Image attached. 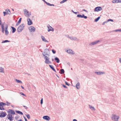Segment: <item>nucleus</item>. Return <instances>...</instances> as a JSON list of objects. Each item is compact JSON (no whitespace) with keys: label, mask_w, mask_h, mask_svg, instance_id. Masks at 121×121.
<instances>
[{"label":"nucleus","mask_w":121,"mask_h":121,"mask_svg":"<svg viewBox=\"0 0 121 121\" xmlns=\"http://www.w3.org/2000/svg\"><path fill=\"white\" fill-rule=\"evenodd\" d=\"M112 119L114 121H118V120L120 118L119 116L116 115L112 114Z\"/></svg>","instance_id":"f257e3e1"},{"label":"nucleus","mask_w":121,"mask_h":121,"mask_svg":"<svg viewBox=\"0 0 121 121\" xmlns=\"http://www.w3.org/2000/svg\"><path fill=\"white\" fill-rule=\"evenodd\" d=\"M25 26L24 24H22L19 26L17 29V31L20 32H21L23 29V28Z\"/></svg>","instance_id":"f03ea898"},{"label":"nucleus","mask_w":121,"mask_h":121,"mask_svg":"<svg viewBox=\"0 0 121 121\" xmlns=\"http://www.w3.org/2000/svg\"><path fill=\"white\" fill-rule=\"evenodd\" d=\"M24 12L25 16L27 17H29L31 15V13L29 12L26 9L24 10Z\"/></svg>","instance_id":"7ed1b4c3"},{"label":"nucleus","mask_w":121,"mask_h":121,"mask_svg":"<svg viewBox=\"0 0 121 121\" xmlns=\"http://www.w3.org/2000/svg\"><path fill=\"white\" fill-rule=\"evenodd\" d=\"M100 41L99 40L90 43L89 44V45L90 46H92L98 43Z\"/></svg>","instance_id":"20e7f679"},{"label":"nucleus","mask_w":121,"mask_h":121,"mask_svg":"<svg viewBox=\"0 0 121 121\" xmlns=\"http://www.w3.org/2000/svg\"><path fill=\"white\" fill-rule=\"evenodd\" d=\"M7 118L10 121H13V119L12 115H10V114H8V115L7 116Z\"/></svg>","instance_id":"39448f33"},{"label":"nucleus","mask_w":121,"mask_h":121,"mask_svg":"<svg viewBox=\"0 0 121 121\" xmlns=\"http://www.w3.org/2000/svg\"><path fill=\"white\" fill-rule=\"evenodd\" d=\"M77 17L79 18H84L85 19H86L87 18V16H85L84 14H82V15L78 14L77 15Z\"/></svg>","instance_id":"423d86ee"},{"label":"nucleus","mask_w":121,"mask_h":121,"mask_svg":"<svg viewBox=\"0 0 121 121\" xmlns=\"http://www.w3.org/2000/svg\"><path fill=\"white\" fill-rule=\"evenodd\" d=\"M102 8L100 7H97L95 8L94 11L95 12H98L99 11L102 10Z\"/></svg>","instance_id":"0eeeda50"},{"label":"nucleus","mask_w":121,"mask_h":121,"mask_svg":"<svg viewBox=\"0 0 121 121\" xmlns=\"http://www.w3.org/2000/svg\"><path fill=\"white\" fill-rule=\"evenodd\" d=\"M7 115L6 112H2L1 113H0V117H4Z\"/></svg>","instance_id":"6e6552de"},{"label":"nucleus","mask_w":121,"mask_h":121,"mask_svg":"<svg viewBox=\"0 0 121 121\" xmlns=\"http://www.w3.org/2000/svg\"><path fill=\"white\" fill-rule=\"evenodd\" d=\"M66 52L68 53L71 55H73L75 53L74 52L70 49L67 50Z\"/></svg>","instance_id":"1a4fd4ad"},{"label":"nucleus","mask_w":121,"mask_h":121,"mask_svg":"<svg viewBox=\"0 0 121 121\" xmlns=\"http://www.w3.org/2000/svg\"><path fill=\"white\" fill-rule=\"evenodd\" d=\"M48 28V31L49 32L50 31H54V29L49 25L47 26Z\"/></svg>","instance_id":"9d476101"},{"label":"nucleus","mask_w":121,"mask_h":121,"mask_svg":"<svg viewBox=\"0 0 121 121\" xmlns=\"http://www.w3.org/2000/svg\"><path fill=\"white\" fill-rule=\"evenodd\" d=\"M29 29L31 32H33L35 31V28L34 26H31L29 28Z\"/></svg>","instance_id":"9b49d317"},{"label":"nucleus","mask_w":121,"mask_h":121,"mask_svg":"<svg viewBox=\"0 0 121 121\" xmlns=\"http://www.w3.org/2000/svg\"><path fill=\"white\" fill-rule=\"evenodd\" d=\"M44 51L45 52H43L42 54L43 55H46L47 54H48L47 52H48L49 51V50L48 49H46L45 50H44Z\"/></svg>","instance_id":"f8f14e48"},{"label":"nucleus","mask_w":121,"mask_h":121,"mask_svg":"<svg viewBox=\"0 0 121 121\" xmlns=\"http://www.w3.org/2000/svg\"><path fill=\"white\" fill-rule=\"evenodd\" d=\"M69 38H70L71 39L73 40H74L78 41L79 40L77 39L76 37H70L69 36L68 37Z\"/></svg>","instance_id":"ddd939ff"},{"label":"nucleus","mask_w":121,"mask_h":121,"mask_svg":"<svg viewBox=\"0 0 121 121\" xmlns=\"http://www.w3.org/2000/svg\"><path fill=\"white\" fill-rule=\"evenodd\" d=\"M49 58H48V59H46L45 60V62L46 64H51L52 63V62L50 61L49 60Z\"/></svg>","instance_id":"4468645a"},{"label":"nucleus","mask_w":121,"mask_h":121,"mask_svg":"<svg viewBox=\"0 0 121 121\" xmlns=\"http://www.w3.org/2000/svg\"><path fill=\"white\" fill-rule=\"evenodd\" d=\"M41 38L42 41L44 42L48 43V41L43 36H41Z\"/></svg>","instance_id":"2eb2a0df"},{"label":"nucleus","mask_w":121,"mask_h":121,"mask_svg":"<svg viewBox=\"0 0 121 121\" xmlns=\"http://www.w3.org/2000/svg\"><path fill=\"white\" fill-rule=\"evenodd\" d=\"M27 21L28 25H30L32 24V22L30 19L29 18L27 19Z\"/></svg>","instance_id":"dca6fc26"},{"label":"nucleus","mask_w":121,"mask_h":121,"mask_svg":"<svg viewBox=\"0 0 121 121\" xmlns=\"http://www.w3.org/2000/svg\"><path fill=\"white\" fill-rule=\"evenodd\" d=\"M8 112L14 115L15 114L14 111L12 109H9L8 111Z\"/></svg>","instance_id":"f3484780"},{"label":"nucleus","mask_w":121,"mask_h":121,"mask_svg":"<svg viewBox=\"0 0 121 121\" xmlns=\"http://www.w3.org/2000/svg\"><path fill=\"white\" fill-rule=\"evenodd\" d=\"M43 118L45 120H46L48 121H49L50 119V117L47 116H46L43 117Z\"/></svg>","instance_id":"a211bd4d"},{"label":"nucleus","mask_w":121,"mask_h":121,"mask_svg":"<svg viewBox=\"0 0 121 121\" xmlns=\"http://www.w3.org/2000/svg\"><path fill=\"white\" fill-rule=\"evenodd\" d=\"M95 73L97 75H99L104 74L105 73L104 72H95Z\"/></svg>","instance_id":"6ab92c4d"},{"label":"nucleus","mask_w":121,"mask_h":121,"mask_svg":"<svg viewBox=\"0 0 121 121\" xmlns=\"http://www.w3.org/2000/svg\"><path fill=\"white\" fill-rule=\"evenodd\" d=\"M43 56L44 59H45V60L46 59H48V58H49V57L50 56L49 55L47 54L46 55H44Z\"/></svg>","instance_id":"aec40b11"},{"label":"nucleus","mask_w":121,"mask_h":121,"mask_svg":"<svg viewBox=\"0 0 121 121\" xmlns=\"http://www.w3.org/2000/svg\"><path fill=\"white\" fill-rule=\"evenodd\" d=\"M76 87L77 89H79L80 88V84L78 82V83H77L76 85Z\"/></svg>","instance_id":"412c9836"},{"label":"nucleus","mask_w":121,"mask_h":121,"mask_svg":"<svg viewBox=\"0 0 121 121\" xmlns=\"http://www.w3.org/2000/svg\"><path fill=\"white\" fill-rule=\"evenodd\" d=\"M49 66L51 68V69H52V70H53L55 72H56L55 70L54 69V68L53 67V66L52 65H49Z\"/></svg>","instance_id":"4be33fe9"},{"label":"nucleus","mask_w":121,"mask_h":121,"mask_svg":"<svg viewBox=\"0 0 121 121\" xmlns=\"http://www.w3.org/2000/svg\"><path fill=\"white\" fill-rule=\"evenodd\" d=\"M56 61V62L57 63H59L60 62V60L59 58L57 57H56L54 59Z\"/></svg>","instance_id":"5701e85b"},{"label":"nucleus","mask_w":121,"mask_h":121,"mask_svg":"<svg viewBox=\"0 0 121 121\" xmlns=\"http://www.w3.org/2000/svg\"><path fill=\"white\" fill-rule=\"evenodd\" d=\"M6 12L7 13V14H10L11 12L10 10L8 9H7L5 10Z\"/></svg>","instance_id":"b1692460"},{"label":"nucleus","mask_w":121,"mask_h":121,"mask_svg":"<svg viewBox=\"0 0 121 121\" xmlns=\"http://www.w3.org/2000/svg\"><path fill=\"white\" fill-rule=\"evenodd\" d=\"M89 108L90 109H91L92 110H93L94 111L95 110V109L94 107H92L90 105H89Z\"/></svg>","instance_id":"393cba45"},{"label":"nucleus","mask_w":121,"mask_h":121,"mask_svg":"<svg viewBox=\"0 0 121 121\" xmlns=\"http://www.w3.org/2000/svg\"><path fill=\"white\" fill-rule=\"evenodd\" d=\"M11 28H12V33H14V32H15L16 30V29L14 28V27H12V26L11 27Z\"/></svg>","instance_id":"a878e982"},{"label":"nucleus","mask_w":121,"mask_h":121,"mask_svg":"<svg viewBox=\"0 0 121 121\" xmlns=\"http://www.w3.org/2000/svg\"><path fill=\"white\" fill-rule=\"evenodd\" d=\"M16 112L17 113H18L19 114H20L22 115H23V113L21 111H16Z\"/></svg>","instance_id":"bb28decb"},{"label":"nucleus","mask_w":121,"mask_h":121,"mask_svg":"<svg viewBox=\"0 0 121 121\" xmlns=\"http://www.w3.org/2000/svg\"><path fill=\"white\" fill-rule=\"evenodd\" d=\"M61 72L60 73L61 74H63L64 73L65 71L64 69H61L60 70Z\"/></svg>","instance_id":"cd10ccee"},{"label":"nucleus","mask_w":121,"mask_h":121,"mask_svg":"<svg viewBox=\"0 0 121 121\" xmlns=\"http://www.w3.org/2000/svg\"><path fill=\"white\" fill-rule=\"evenodd\" d=\"M15 80H16V81L17 82V83H22V82L20 80H18L17 79H15Z\"/></svg>","instance_id":"c85d7f7f"},{"label":"nucleus","mask_w":121,"mask_h":121,"mask_svg":"<svg viewBox=\"0 0 121 121\" xmlns=\"http://www.w3.org/2000/svg\"><path fill=\"white\" fill-rule=\"evenodd\" d=\"M4 69L0 67V72L4 73Z\"/></svg>","instance_id":"c756f323"},{"label":"nucleus","mask_w":121,"mask_h":121,"mask_svg":"<svg viewBox=\"0 0 121 121\" xmlns=\"http://www.w3.org/2000/svg\"><path fill=\"white\" fill-rule=\"evenodd\" d=\"M10 42V41H9L8 40H5L3 41L2 42V43H5L7 42Z\"/></svg>","instance_id":"7c9ffc66"},{"label":"nucleus","mask_w":121,"mask_h":121,"mask_svg":"<svg viewBox=\"0 0 121 121\" xmlns=\"http://www.w3.org/2000/svg\"><path fill=\"white\" fill-rule=\"evenodd\" d=\"M100 18V17H98L97 18L95 19V21L96 22H97L99 20Z\"/></svg>","instance_id":"2f4dec72"},{"label":"nucleus","mask_w":121,"mask_h":121,"mask_svg":"<svg viewBox=\"0 0 121 121\" xmlns=\"http://www.w3.org/2000/svg\"><path fill=\"white\" fill-rule=\"evenodd\" d=\"M26 116L28 119H30V117L29 114L25 115Z\"/></svg>","instance_id":"473e14b6"},{"label":"nucleus","mask_w":121,"mask_h":121,"mask_svg":"<svg viewBox=\"0 0 121 121\" xmlns=\"http://www.w3.org/2000/svg\"><path fill=\"white\" fill-rule=\"evenodd\" d=\"M71 11L73 12V13H74V14H78L79 13V12H74L73 10H71Z\"/></svg>","instance_id":"72a5a7b5"},{"label":"nucleus","mask_w":121,"mask_h":121,"mask_svg":"<svg viewBox=\"0 0 121 121\" xmlns=\"http://www.w3.org/2000/svg\"><path fill=\"white\" fill-rule=\"evenodd\" d=\"M5 35H8L9 32L7 30H5Z\"/></svg>","instance_id":"f704fd0d"},{"label":"nucleus","mask_w":121,"mask_h":121,"mask_svg":"<svg viewBox=\"0 0 121 121\" xmlns=\"http://www.w3.org/2000/svg\"><path fill=\"white\" fill-rule=\"evenodd\" d=\"M66 1V0H63L60 2V3L61 4H62L65 2Z\"/></svg>","instance_id":"c9c22d12"},{"label":"nucleus","mask_w":121,"mask_h":121,"mask_svg":"<svg viewBox=\"0 0 121 121\" xmlns=\"http://www.w3.org/2000/svg\"><path fill=\"white\" fill-rule=\"evenodd\" d=\"M111 21L112 22H113V21L112 19H108L107 20V22H108L109 21Z\"/></svg>","instance_id":"e433bc0d"},{"label":"nucleus","mask_w":121,"mask_h":121,"mask_svg":"<svg viewBox=\"0 0 121 121\" xmlns=\"http://www.w3.org/2000/svg\"><path fill=\"white\" fill-rule=\"evenodd\" d=\"M6 105H7V106H9V104H11V103H10L8 101L6 102Z\"/></svg>","instance_id":"4c0bfd02"},{"label":"nucleus","mask_w":121,"mask_h":121,"mask_svg":"<svg viewBox=\"0 0 121 121\" xmlns=\"http://www.w3.org/2000/svg\"><path fill=\"white\" fill-rule=\"evenodd\" d=\"M3 102H0V106L2 107H3Z\"/></svg>","instance_id":"58836bf2"},{"label":"nucleus","mask_w":121,"mask_h":121,"mask_svg":"<svg viewBox=\"0 0 121 121\" xmlns=\"http://www.w3.org/2000/svg\"><path fill=\"white\" fill-rule=\"evenodd\" d=\"M52 52L54 54L56 53V51L55 50H54V49H52Z\"/></svg>","instance_id":"ea45409f"},{"label":"nucleus","mask_w":121,"mask_h":121,"mask_svg":"<svg viewBox=\"0 0 121 121\" xmlns=\"http://www.w3.org/2000/svg\"><path fill=\"white\" fill-rule=\"evenodd\" d=\"M22 19V18H20L18 21V23H20Z\"/></svg>","instance_id":"a19ab883"},{"label":"nucleus","mask_w":121,"mask_h":121,"mask_svg":"<svg viewBox=\"0 0 121 121\" xmlns=\"http://www.w3.org/2000/svg\"><path fill=\"white\" fill-rule=\"evenodd\" d=\"M3 13H4V16H5L6 15V14H8L6 12H3Z\"/></svg>","instance_id":"79ce46f5"},{"label":"nucleus","mask_w":121,"mask_h":121,"mask_svg":"<svg viewBox=\"0 0 121 121\" xmlns=\"http://www.w3.org/2000/svg\"><path fill=\"white\" fill-rule=\"evenodd\" d=\"M62 86L65 88H67V87L64 84H62Z\"/></svg>","instance_id":"37998d69"},{"label":"nucleus","mask_w":121,"mask_h":121,"mask_svg":"<svg viewBox=\"0 0 121 121\" xmlns=\"http://www.w3.org/2000/svg\"><path fill=\"white\" fill-rule=\"evenodd\" d=\"M43 103V99L42 98L41 100L40 104H42Z\"/></svg>","instance_id":"c03bdc74"},{"label":"nucleus","mask_w":121,"mask_h":121,"mask_svg":"<svg viewBox=\"0 0 121 121\" xmlns=\"http://www.w3.org/2000/svg\"><path fill=\"white\" fill-rule=\"evenodd\" d=\"M65 83L66 85H67L68 86H69V84L67 82L65 81Z\"/></svg>","instance_id":"a18cd8bd"},{"label":"nucleus","mask_w":121,"mask_h":121,"mask_svg":"<svg viewBox=\"0 0 121 121\" xmlns=\"http://www.w3.org/2000/svg\"><path fill=\"white\" fill-rule=\"evenodd\" d=\"M112 3H116V0H113L112 1Z\"/></svg>","instance_id":"49530a36"},{"label":"nucleus","mask_w":121,"mask_h":121,"mask_svg":"<svg viewBox=\"0 0 121 121\" xmlns=\"http://www.w3.org/2000/svg\"><path fill=\"white\" fill-rule=\"evenodd\" d=\"M2 29H4V24H2L1 25Z\"/></svg>","instance_id":"de8ad7c7"},{"label":"nucleus","mask_w":121,"mask_h":121,"mask_svg":"<svg viewBox=\"0 0 121 121\" xmlns=\"http://www.w3.org/2000/svg\"><path fill=\"white\" fill-rule=\"evenodd\" d=\"M20 94L22 95H24V96H25V94H24V93H23L22 92H20Z\"/></svg>","instance_id":"09e8293b"},{"label":"nucleus","mask_w":121,"mask_h":121,"mask_svg":"<svg viewBox=\"0 0 121 121\" xmlns=\"http://www.w3.org/2000/svg\"><path fill=\"white\" fill-rule=\"evenodd\" d=\"M107 23V21H105V22H104L102 23V25H104L105 24V23Z\"/></svg>","instance_id":"8fccbe9b"},{"label":"nucleus","mask_w":121,"mask_h":121,"mask_svg":"<svg viewBox=\"0 0 121 121\" xmlns=\"http://www.w3.org/2000/svg\"><path fill=\"white\" fill-rule=\"evenodd\" d=\"M46 4H47V5H48L49 6L50 5V4L49 3L47 2H46Z\"/></svg>","instance_id":"3c124183"},{"label":"nucleus","mask_w":121,"mask_h":121,"mask_svg":"<svg viewBox=\"0 0 121 121\" xmlns=\"http://www.w3.org/2000/svg\"><path fill=\"white\" fill-rule=\"evenodd\" d=\"M24 118L25 120V121H27L26 118L24 116Z\"/></svg>","instance_id":"603ef678"},{"label":"nucleus","mask_w":121,"mask_h":121,"mask_svg":"<svg viewBox=\"0 0 121 121\" xmlns=\"http://www.w3.org/2000/svg\"><path fill=\"white\" fill-rule=\"evenodd\" d=\"M0 109L1 110H4V108H1L0 107Z\"/></svg>","instance_id":"864d4df0"},{"label":"nucleus","mask_w":121,"mask_h":121,"mask_svg":"<svg viewBox=\"0 0 121 121\" xmlns=\"http://www.w3.org/2000/svg\"><path fill=\"white\" fill-rule=\"evenodd\" d=\"M115 31H121V29H119V30H115Z\"/></svg>","instance_id":"5fc2aeb1"},{"label":"nucleus","mask_w":121,"mask_h":121,"mask_svg":"<svg viewBox=\"0 0 121 121\" xmlns=\"http://www.w3.org/2000/svg\"><path fill=\"white\" fill-rule=\"evenodd\" d=\"M23 106L26 109H27V108L26 106Z\"/></svg>","instance_id":"6e6d98bb"},{"label":"nucleus","mask_w":121,"mask_h":121,"mask_svg":"<svg viewBox=\"0 0 121 121\" xmlns=\"http://www.w3.org/2000/svg\"><path fill=\"white\" fill-rule=\"evenodd\" d=\"M1 31L3 33H4V29H2Z\"/></svg>","instance_id":"4d7b16f0"},{"label":"nucleus","mask_w":121,"mask_h":121,"mask_svg":"<svg viewBox=\"0 0 121 121\" xmlns=\"http://www.w3.org/2000/svg\"><path fill=\"white\" fill-rule=\"evenodd\" d=\"M7 28H8V26H6L5 28V30H7Z\"/></svg>","instance_id":"13d9d810"},{"label":"nucleus","mask_w":121,"mask_h":121,"mask_svg":"<svg viewBox=\"0 0 121 121\" xmlns=\"http://www.w3.org/2000/svg\"><path fill=\"white\" fill-rule=\"evenodd\" d=\"M119 61L120 63H121V58H119Z\"/></svg>","instance_id":"bf43d9fd"},{"label":"nucleus","mask_w":121,"mask_h":121,"mask_svg":"<svg viewBox=\"0 0 121 121\" xmlns=\"http://www.w3.org/2000/svg\"><path fill=\"white\" fill-rule=\"evenodd\" d=\"M82 11H85L86 12H87V11L85 9H83L82 10Z\"/></svg>","instance_id":"052dcab7"},{"label":"nucleus","mask_w":121,"mask_h":121,"mask_svg":"<svg viewBox=\"0 0 121 121\" xmlns=\"http://www.w3.org/2000/svg\"><path fill=\"white\" fill-rule=\"evenodd\" d=\"M118 0H116V3H119V2H118Z\"/></svg>","instance_id":"680f3d73"},{"label":"nucleus","mask_w":121,"mask_h":121,"mask_svg":"<svg viewBox=\"0 0 121 121\" xmlns=\"http://www.w3.org/2000/svg\"><path fill=\"white\" fill-rule=\"evenodd\" d=\"M3 106L4 105H6V103H4L3 102Z\"/></svg>","instance_id":"e2e57ef3"},{"label":"nucleus","mask_w":121,"mask_h":121,"mask_svg":"<svg viewBox=\"0 0 121 121\" xmlns=\"http://www.w3.org/2000/svg\"><path fill=\"white\" fill-rule=\"evenodd\" d=\"M73 121H77V120L76 119H73Z\"/></svg>","instance_id":"0e129e2a"},{"label":"nucleus","mask_w":121,"mask_h":121,"mask_svg":"<svg viewBox=\"0 0 121 121\" xmlns=\"http://www.w3.org/2000/svg\"><path fill=\"white\" fill-rule=\"evenodd\" d=\"M118 1L119 2V3H121V0H118Z\"/></svg>","instance_id":"69168bd1"},{"label":"nucleus","mask_w":121,"mask_h":121,"mask_svg":"<svg viewBox=\"0 0 121 121\" xmlns=\"http://www.w3.org/2000/svg\"><path fill=\"white\" fill-rule=\"evenodd\" d=\"M18 23V22L17 23H16V26H17V25H18L19 24V23Z\"/></svg>","instance_id":"338daca9"},{"label":"nucleus","mask_w":121,"mask_h":121,"mask_svg":"<svg viewBox=\"0 0 121 121\" xmlns=\"http://www.w3.org/2000/svg\"><path fill=\"white\" fill-rule=\"evenodd\" d=\"M43 1H44L45 3H46V2H46L45 0H42Z\"/></svg>","instance_id":"774afa93"}]
</instances>
